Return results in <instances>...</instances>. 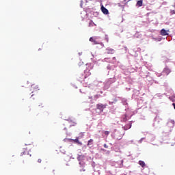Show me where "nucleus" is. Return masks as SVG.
<instances>
[{
  "label": "nucleus",
  "instance_id": "nucleus-8",
  "mask_svg": "<svg viewBox=\"0 0 175 175\" xmlns=\"http://www.w3.org/2000/svg\"><path fill=\"white\" fill-rule=\"evenodd\" d=\"M137 6H139L141 8V6H143V0H139L137 1Z\"/></svg>",
  "mask_w": 175,
  "mask_h": 175
},
{
  "label": "nucleus",
  "instance_id": "nucleus-13",
  "mask_svg": "<svg viewBox=\"0 0 175 175\" xmlns=\"http://www.w3.org/2000/svg\"><path fill=\"white\" fill-rule=\"evenodd\" d=\"M74 142H75V143H77L78 144L81 145V143L79 141V139H74Z\"/></svg>",
  "mask_w": 175,
  "mask_h": 175
},
{
  "label": "nucleus",
  "instance_id": "nucleus-2",
  "mask_svg": "<svg viewBox=\"0 0 175 175\" xmlns=\"http://www.w3.org/2000/svg\"><path fill=\"white\" fill-rule=\"evenodd\" d=\"M77 159H78V161L79 162V165H81V167H84L85 163H84V162L82 161L83 159H84V156L80 155L77 157Z\"/></svg>",
  "mask_w": 175,
  "mask_h": 175
},
{
  "label": "nucleus",
  "instance_id": "nucleus-6",
  "mask_svg": "<svg viewBox=\"0 0 175 175\" xmlns=\"http://www.w3.org/2000/svg\"><path fill=\"white\" fill-rule=\"evenodd\" d=\"M106 54H114V49L107 48L106 49Z\"/></svg>",
  "mask_w": 175,
  "mask_h": 175
},
{
  "label": "nucleus",
  "instance_id": "nucleus-1",
  "mask_svg": "<svg viewBox=\"0 0 175 175\" xmlns=\"http://www.w3.org/2000/svg\"><path fill=\"white\" fill-rule=\"evenodd\" d=\"M107 105H103V104H97L96 107L98 110H100V111H103L105 109H106Z\"/></svg>",
  "mask_w": 175,
  "mask_h": 175
},
{
  "label": "nucleus",
  "instance_id": "nucleus-9",
  "mask_svg": "<svg viewBox=\"0 0 175 175\" xmlns=\"http://www.w3.org/2000/svg\"><path fill=\"white\" fill-rule=\"evenodd\" d=\"M139 165H140V166H142V167H144V166H146V163H144V161H139Z\"/></svg>",
  "mask_w": 175,
  "mask_h": 175
},
{
  "label": "nucleus",
  "instance_id": "nucleus-12",
  "mask_svg": "<svg viewBox=\"0 0 175 175\" xmlns=\"http://www.w3.org/2000/svg\"><path fill=\"white\" fill-rule=\"evenodd\" d=\"M104 134L105 136H109V135H110V131H104Z\"/></svg>",
  "mask_w": 175,
  "mask_h": 175
},
{
  "label": "nucleus",
  "instance_id": "nucleus-19",
  "mask_svg": "<svg viewBox=\"0 0 175 175\" xmlns=\"http://www.w3.org/2000/svg\"><path fill=\"white\" fill-rule=\"evenodd\" d=\"M80 172H85V170L83 167L81 170H80Z\"/></svg>",
  "mask_w": 175,
  "mask_h": 175
},
{
  "label": "nucleus",
  "instance_id": "nucleus-5",
  "mask_svg": "<svg viewBox=\"0 0 175 175\" xmlns=\"http://www.w3.org/2000/svg\"><path fill=\"white\" fill-rule=\"evenodd\" d=\"M171 72H172V70L168 67H165L163 69V73H165V75H169Z\"/></svg>",
  "mask_w": 175,
  "mask_h": 175
},
{
  "label": "nucleus",
  "instance_id": "nucleus-10",
  "mask_svg": "<svg viewBox=\"0 0 175 175\" xmlns=\"http://www.w3.org/2000/svg\"><path fill=\"white\" fill-rule=\"evenodd\" d=\"M94 144V139H90L88 142V146H92Z\"/></svg>",
  "mask_w": 175,
  "mask_h": 175
},
{
  "label": "nucleus",
  "instance_id": "nucleus-18",
  "mask_svg": "<svg viewBox=\"0 0 175 175\" xmlns=\"http://www.w3.org/2000/svg\"><path fill=\"white\" fill-rule=\"evenodd\" d=\"M39 107H44L43 104L40 103L38 105Z\"/></svg>",
  "mask_w": 175,
  "mask_h": 175
},
{
  "label": "nucleus",
  "instance_id": "nucleus-16",
  "mask_svg": "<svg viewBox=\"0 0 175 175\" xmlns=\"http://www.w3.org/2000/svg\"><path fill=\"white\" fill-rule=\"evenodd\" d=\"M104 147H105V148H109V146H107V144H104Z\"/></svg>",
  "mask_w": 175,
  "mask_h": 175
},
{
  "label": "nucleus",
  "instance_id": "nucleus-3",
  "mask_svg": "<svg viewBox=\"0 0 175 175\" xmlns=\"http://www.w3.org/2000/svg\"><path fill=\"white\" fill-rule=\"evenodd\" d=\"M89 40L90 42H92L93 44H99V42L96 41V38L94 37H91Z\"/></svg>",
  "mask_w": 175,
  "mask_h": 175
},
{
  "label": "nucleus",
  "instance_id": "nucleus-23",
  "mask_svg": "<svg viewBox=\"0 0 175 175\" xmlns=\"http://www.w3.org/2000/svg\"><path fill=\"white\" fill-rule=\"evenodd\" d=\"M132 125H130V127L129 128H131Z\"/></svg>",
  "mask_w": 175,
  "mask_h": 175
},
{
  "label": "nucleus",
  "instance_id": "nucleus-17",
  "mask_svg": "<svg viewBox=\"0 0 175 175\" xmlns=\"http://www.w3.org/2000/svg\"><path fill=\"white\" fill-rule=\"evenodd\" d=\"M25 154H26V152H23L21 155V157H23V155H25Z\"/></svg>",
  "mask_w": 175,
  "mask_h": 175
},
{
  "label": "nucleus",
  "instance_id": "nucleus-7",
  "mask_svg": "<svg viewBox=\"0 0 175 175\" xmlns=\"http://www.w3.org/2000/svg\"><path fill=\"white\" fill-rule=\"evenodd\" d=\"M161 35L162 36H166V35H168V33H167V31L165 29H163L161 30Z\"/></svg>",
  "mask_w": 175,
  "mask_h": 175
},
{
  "label": "nucleus",
  "instance_id": "nucleus-14",
  "mask_svg": "<svg viewBox=\"0 0 175 175\" xmlns=\"http://www.w3.org/2000/svg\"><path fill=\"white\" fill-rule=\"evenodd\" d=\"M38 163H42V159H38Z\"/></svg>",
  "mask_w": 175,
  "mask_h": 175
},
{
  "label": "nucleus",
  "instance_id": "nucleus-20",
  "mask_svg": "<svg viewBox=\"0 0 175 175\" xmlns=\"http://www.w3.org/2000/svg\"><path fill=\"white\" fill-rule=\"evenodd\" d=\"M172 106H174V109H175V103H173Z\"/></svg>",
  "mask_w": 175,
  "mask_h": 175
},
{
  "label": "nucleus",
  "instance_id": "nucleus-22",
  "mask_svg": "<svg viewBox=\"0 0 175 175\" xmlns=\"http://www.w3.org/2000/svg\"><path fill=\"white\" fill-rule=\"evenodd\" d=\"M113 59H116V57H113Z\"/></svg>",
  "mask_w": 175,
  "mask_h": 175
},
{
  "label": "nucleus",
  "instance_id": "nucleus-15",
  "mask_svg": "<svg viewBox=\"0 0 175 175\" xmlns=\"http://www.w3.org/2000/svg\"><path fill=\"white\" fill-rule=\"evenodd\" d=\"M171 14H175V11L174 10H171Z\"/></svg>",
  "mask_w": 175,
  "mask_h": 175
},
{
  "label": "nucleus",
  "instance_id": "nucleus-4",
  "mask_svg": "<svg viewBox=\"0 0 175 175\" xmlns=\"http://www.w3.org/2000/svg\"><path fill=\"white\" fill-rule=\"evenodd\" d=\"M101 12H103L104 14H109V10L103 5L101 6Z\"/></svg>",
  "mask_w": 175,
  "mask_h": 175
},
{
  "label": "nucleus",
  "instance_id": "nucleus-21",
  "mask_svg": "<svg viewBox=\"0 0 175 175\" xmlns=\"http://www.w3.org/2000/svg\"><path fill=\"white\" fill-rule=\"evenodd\" d=\"M128 130V129H126V128H124V131H127Z\"/></svg>",
  "mask_w": 175,
  "mask_h": 175
},
{
  "label": "nucleus",
  "instance_id": "nucleus-11",
  "mask_svg": "<svg viewBox=\"0 0 175 175\" xmlns=\"http://www.w3.org/2000/svg\"><path fill=\"white\" fill-rule=\"evenodd\" d=\"M94 25L96 26V25L92 21H90L89 23V27H93Z\"/></svg>",
  "mask_w": 175,
  "mask_h": 175
}]
</instances>
